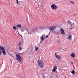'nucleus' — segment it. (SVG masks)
<instances>
[{"instance_id": "f257e3e1", "label": "nucleus", "mask_w": 78, "mask_h": 78, "mask_svg": "<svg viewBox=\"0 0 78 78\" xmlns=\"http://www.w3.org/2000/svg\"><path fill=\"white\" fill-rule=\"evenodd\" d=\"M38 66L41 68H43L44 67V63L41 60H38Z\"/></svg>"}, {"instance_id": "f03ea898", "label": "nucleus", "mask_w": 78, "mask_h": 78, "mask_svg": "<svg viewBox=\"0 0 78 78\" xmlns=\"http://www.w3.org/2000/svg\"><path fill=\"white\" fill-rule=\"evenodd\" d=\"M51 7L53 10H56L58 9V6L55 4L52 5L51 6Z\"/></svg>"}, {"instance_id": "7ed1b4c3", "label": "nucleus", "mask_w": 78, "mask_h": 78, "mask_svg": "<svg viewBox=\"0 0 78 78\" xmlns=\"http://www.w3.org/2000/svg\"><path fill=\"white\" fill-rule=\"evenodd\" d=\"M55 56L56 58L57 59H58V60H60V59H61V56L59 55H57L56 52L55 53Z\"/></svg>"}, {"instance_id": "20e7f679", "label": "nucleus", "mask_w": 78, "mask_h": 78, "mask_svg": "<svg viewBox=\"0 0 78 78\" xmlns=\"http://www.w3.org/2000/svg\"><path fill=\"white\" fill-rule=\"evenodd\" d=\"M50 31H54V30H56V26H54L51 27L50 28Z\"/></svg>"}, {"instance_id": "39448f33", "label": "nucleus", "mask_w": 78, "mask_h": 78, "mask_svg": "<svg viewBox=\"0 0 78 78\" xmlns=\"http://www.w3.org/2000/svg\"><path fill=\"white\" fill-rule=\"evenodd\" d=\"M69 35L68 36V37L67 38V39L69 40V41H72V35L70 34H69Z\"/></svg>"}, {"instance_id": "423d86ee", "label": "nucleus", "mask_w": 78, "mask_h": 78, "mask_svg": "<svg viewBox=\"0 0 78 78\" xmlns=\"http://www.w3.org/2000/svg\"><path fill=\"white\" fill-rule=\"evenodd\" d=\"M56 69H57V66H53V69L52 70V71L54 72H55L56 71Z\"/></svg>"}, {"instance_id": "0eeeda50", "label": "nucleus", "mask_w": 78, "mask_h": 78, "mask_svg": "<svg viewBox=\"0 0 78 78\" xmlns=\"http://www.w3.org/2000/svg\"><path fill=\"white\" fill-rule=\"evenodd\" d=\"M16 58H17V60L18 61L19 60H20L21 59V57L19 55L16 54Z\"/></svg>"}, {"instance_id": "6e6552de", "label": "nucleus", "mask_w": 78, "mask_h": 78, "mask_svg": "<svg viewBox=\"0 0 78 78\" xmlns=\"http://www.w3.org/2000/svg\"><path fill=\"white\" fill-rule=\"evenodd\" d=\"M60 31L61 34H64L65 33H64V30H63V29H60Z\"/></svg>"}, {"instance_id": "1a4fd4ad", "label": "nucleus", "mask_w": 78, "mask_h": 78, "mask_svg": "<svg viewBox=\"0 0 78 78\" xmlns=\"http://www.w3.org/2000/svg\"><path fill=\"white\" fill-rule=\"evenodd\" d=\"M5 48V47L3 46H0V50H4Z\"/></svg>"}, {"instance_id": "9d476101", "label": "nucleus", "mask_w": 78, "mask_h": 78, "mask_svg": "<svg viewBox=\"0 0 78 78\" xmlns=\"http://www.w3.org/2000/svg\"><path fill=\"white\" fill-rule=\"evenodd\" d=\"M71 56L72 58H75V53H73L71 54Z\"/></svg>"}, {"instance_id": "9b49d317", "label": "nucleus", "mask_w": 78, "mask_h": 78, "mask_svg": "<svg viewBox=\"0 0 78 78\" xmlns=\"http://www.w3.org/2000/svg\"><path fill=\"white\" fill-rule=\"evenodd\" d=\"M18 61L19 63H22L23 62V60L22 59H20V60H19Z\"/></svg>"}, {"instance_id": "f8f14e48", "label": "nucleus", "mask_w": 78, "mask_h": 78, "mask_svg": "<svg viewBox=\"0 0 78 78\" xmlns=\"http://www.w3.org/2000/svg\"><path fill=\"white\" fill-rule=\"evenodd\" d=\"M2 52H3V55H6V52H5V49H3V50H2Z\"/></svg>"}, {"instance_id": "ddd939ff", "label": "nucleus", "mask_w": 78, "mask_h": 78, "mask_svg": "<svg viewBox=\"0 0 78 78\" xmlns=\"http://www.w3.org/2000/svg\"><path fill=\"white\" fill-rule=\"evenodd\" d=\"M22 27V26H21V25H20V24H18L17 25V28H21V27Z\"/></svg>"}, {"instance_id": "4468645a", "label": "nucleus", "mask_w": 78, "mask_h": 78, "mask_svg": "<svg viewBox=\"0 0 78 78\" xmlns=\"http://www.w3.org/2000/svg\"><path fill=\"white\" fill-rule=\"evenodd\" d=\"M40 38L41 40L43 41L44 39V36L42 35V36L40 37Z\"/></svg>"}, {"instance_id": "2eb2a0df", "label": "nucleus", "mask_w": 78, "mask_h": 78, "mask_svg": "<svg viewBox=\"0 0 78 78\" xmlns=\"http://www.w3.org/2000/svg\"><path fill=\"white\" fill-rule=\"evenodd\" d=\"M13 28L14 30H17V27H16L15 26H14L13 27Z\"/></svg>"}, {"instance_id": "dca6fc26", "label": "nucleus", "mask_w": 78, "mask_h": 78, "mask_svg": "<svg viewBox=\"0 0 78 78\" xmlns=\"http://www.w3.org/2000/svg\"><path fill=\"white\" fill-rule=\"evenodd\" d=\"M19 49L20 51H21L22 50V48L21 47H19Z\"/></svg>"}, {"instance_id": "f3484780", "label": "nucleus", "mask_w": 78, "mask_h": 78, "mask_svg": "<svg viewBox=\"0 0 78 78\" xmlns=\"http://www.w3.org/2000/svg\"><path fill=\"white\" fill-rule=\"evenodd\" d=\"M38 47L37 48L36 47H35V50L36 51H37V50H38Z\"/></svg>"}, {"instance_id": "a211bd4d", "label": "nucleus", "mask_w": 78, "mask_h": 78, "mask_svg": "<svg viewBox=\"0 0 78 78\" xmlns=\"http://www.w3.org/2000/svg\"><path fill=\"white\" fill-rule=\"evenodd\" d=\"M71 22H70V21H68V24H69V25H71Z\"/></svg>"}, {"instance_id": "6ab92c4d", "label": "nucleus", "mask_w": 78, "mask_h": 78, "mask_svg": "<svg viewBox=\"0 0 78 78\" xmlns=\"http://www.w3.org/2000/svg\"><path fill=\"white\" fill-rule=\"evenodd\" d=\"M72 73L73 74V73H75V70H73L72 72Z\"/></svg>"}, {"instance_id": "aec40b11", "label": "nucleus", "mask_w": 78, "mask_h": 78, "mask_svg": "<svg viewBox=\"0 0 78 78\" xmlns=\"http://www.w3.org/2000/svg\"><path fill=\"white\" fill-rule=\"evenodd\" d=\"M71 3H72V4H75V3L72 1L70 2Z\"/></svg>"}, {"instance_id": "412c9836", "label": "nucleus", "mask_w": 78, "mask_h": 78, "mask_svg": "<svg viewBox=\"0 0 78 78\" xmlns=\"http://www.w3.org/2000/svg\"><path fill=\"white\" fill-rule=\"evenodd\" d=\"M16 1L17 2L16 3L17 4H18V3H19V1H18V0H16Z\"/></svg>"}, {"instance_id": "4be33fe9", "label": "nucleus", "mask_w": 78, "mask_h": 78, "mask_svg": "<svg viewBox=\"0 0 78 78\" xmlns=\"http://www.w3.org/2000/svg\"><path fill=\"white\" fill-rule=\"evenodd\" d=\"M2 51H0V55H2Z\"/></svg>"}, {"instance_id": "5701e85b", "label": "nucleus", "mask_w": 78, "mask_h": 78, "mask_svg": "<svg viewBox=\"0 0 78 78\" xmlns=\"http://www.w3.org/2000/svg\"><path fill=\"white\" fill-rule=\"evenodd\" d=\"M21 43L20 42L19 44V45H18V46H20V45H21Z\"/></svg>"}, {"instance_id": "b1692460", "label": "nucleus", "mask_w": 78, "mask_h": 78, "mask_svg": "<svg viewBox=\"0 0 78 78\" xmlns=\"http://www.w3.org/2000/svg\"><path fill=\"white\" fill-rule=\"evenodd\" d=\"M21 32H24V30H21Z\"/></svg>"}, {"instance_id": "393cba45", "label": "nucleus", "mask_w": 78, "mask_h": 78, "mask_svg": "<svg viewBox=\"0 0 78 78\" xmlns=\"http://www.w3.org/2000/svg\"><path fill=\"white\" fill-rule=\"evenodd\" d=\"M48 37V35H47L46 37V38H47Z\"/></svg>"}, {"instance_id": "a878e982", "label": "nucleus", "mask_w": 78, "mask_h": 78, "mask_svg": "<svg viewBox=\"0 0 78 78\" xmlns=\"http://www.w3.org/2000/svg\"><path fill=\"white\" fill-rule=\"evenodd\" d=\"M34 30H37V27H36L35 28Z\"/></svg>"}, {"instance_id": "bb28decb", "label": "nucleus", "mask_w": 78, "mask_h": 78, "mask_svg": "<svg viewBox=\"0 0 78 78\" xmlns=\"http://www.w3.org/2000/svg\"><path fill=\"white\" fill-rule=\"evenodd\" d=\"M20 36L21 37H22V35H20Z\"/></svg>"}, {"instance_id": "cd10ccee", "label": "nucleus", "mask_w": 78, "mask_h": 78, "mask_svg": "<svg viewBox=\"0 0 78 78\" xmlns=\"http://www.w3.org/2000/svg\"><path fill=\"white\" fill-rule=\"evenodd\" d=\"M71 26H73V24H71Z\"/></svg>"}, {"instance_id": "c85d7f7f", "label": "nucleus", "mask_w": 78, "mask_h": 78, "mask_svg": "<svg viewBox=\"0 0 78 78\" xmlns=\"http://www.w3.org/2000/svg\"><path fill=\"white\" fill-rule=\"evenodd\" d=\"M54 33H56V32H55V31H54Z\"/></svg>"}, {"instance_id": "c756f323", "label": "nucleus", "mask_w": 78, "mask_h": 78, "mask_svg": "<svg viewBox=\"0 0 78 78\" xmlns=\"http://www.w3.org/2000/svg\"><path fill=\"white\" fill-rule=\"evenodd\" d=\"M71 64H73V62H71Z\"/></svg>"}, {"instance_id": "7c9ffc66", "label": "nucleus", "mask_w": 78, "mask_h": 78, "mask_svg": "<svg viewBox=\"0 0 78 78\" xmlns=\"http://www.w3.org/2000/svg\"><path fill=\"white\" fill-rule=\"evenodd\" d=\"M44 78H45V77H44Z\"/></svg>"}]
</instances>
